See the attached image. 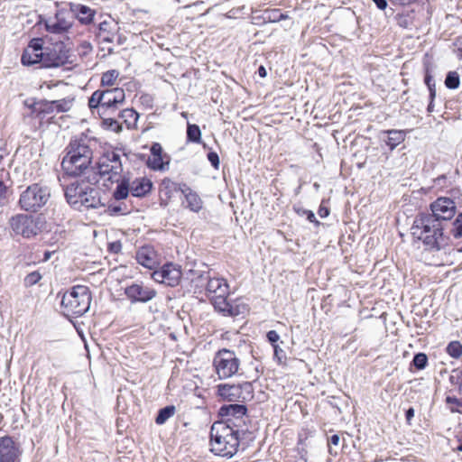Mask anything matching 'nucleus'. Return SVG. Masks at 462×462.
<instances>
[{"label": "nucleus", "instance_id": "38", "mask_svg": "<svg viewBox=\"0 0 462 462\" xmlns=\"http://www.w3.org/2000/svg\"><path fill=\"white\" fill-rule=\"evenodd\" d=\"M412 363L418 369H424L428 363V357L423 353H419L413 357Z\"/></svg>", "mask_w": 462, "mask_h": 462}, {"label": "nucleus", "instance_id": "29", "mask_svg": "<svg viewBox=\"0 0 462 462\" xmlns=\"http://www.w3.org/2000/svg\"><path fill=\"white\" fill-rule=\"evenodd\" d=\"M121 117L123 118V120L125 123V125H127V127L132 128V127L136 126V124H137V121L139 118V115L135 110H134L132 108H127V109H124L121 112Z\"/></svg>", "mask_w": 462, "mask_h": 462}, {"label": "nucleus", "instance_id": "48", "mask_svg": "<svg viewBox=\"0 0 462 462\" xmlns=\"http://www.w3.org/2000/svg\"><path fill=\"white\" fill-rule=\"evenodd\" d=\"M104 124L107 125L109 127L113 128L114 130H116L117 128H119L117 122L111 118H105Z\"/></svg>", "mask_w": 462, "mask_h": 462}, {"label": "nucleus", "instance_id": "24", "mask_svg": "<svg viewBox=\"0 0 462 462\" xmlns=\"http://www.w3.org/2000/svg\"><path fill=\"white\" fill-rule=\"evenodd\" d=\"M37 49L34 47L26 48L22 55L21 61L24 66H32L37 63L42 64V56L36 52Z\"/></svg>", "mask_w": 462, "mask_h": 462}, {"label": "nucleus", "instance_id": "32", "mask_svg": "<svg viewBox=\"0 0 462 462\" xmlns=\"http://www.w3.org/2000/svg\"><path fill=\"white\" fill-rule=\"evenodd\" d=\"M160 263V258L152 247L146 245V269L152 270L156 263Z\"/></svg>", "mask_w": 462, "mask_h": 462}, {"label": "nucleus", "instance_id": "17", "mask_svg": "<svg viewBox=\"0 0 462 462\" xmlns=\"http://www.w3.org/2000/svg\"><path fill=\"white\" fill-rule=\"evenodd\" d=\"M89 185L74 181L70 183L69 185L66 186L64 189V194L65 198L67 199V202L71 205L74 208H79V200H82L83 194H85V191L88 188Z\"/></svg>", "mask_w": 462, "mask_h": 462}, {"label": "nucleus", "instance_id": "50", "mask_svg": "<svg viewBox=\"0 0 462 462\" xmlns=\"http://www.w3.org/2000/svg\"><path fill=\"white\" fill-rule=\"evenodd\" d=\"M306 215H307V219L311 222V223H315L316 225H319V222L316 219V217H315V214L309 210L306 212Z\"/></svg>", "mask_w": 462, "mask_h": 462}, {"label": "nucleus", "instance_id": "34", "mask_svg": "<svg viewBox=\"0 0 462 462\" xmlns=\"http://www.w3.org/2000/svg\"><path fill=\"white\" fill-rule=\"evenodd\" d=\"M129 187L128 184L125 181L119 183L114 191V198L116 199H124L128 196Z\"/></svg>", "mask_w": 462, "mask_h": 462}, {"label": "nucleus", "instance_id": "35", "mask_svg": "<svg viewBox=\"0 0 462 462\" xmlns=\"http://www.w3.org/2000/svg\"><path fill=\"white\" fill-rule=\"evenodd\" d=\"M445 85L450 89H456L459 86V77L457 72H448L445 79Z\"/></svg>", "mask_w": 462, "mask_h": 462}, {"label": "nucleus", "instance_id": "37", "mask_svg": "<svg viewBox=\"0 0 462 462\" xmlns=\"http://www.w3.org/2000/svg\"><path fill=\"white\" fill-rule=\"evenodd\" d=\"M446 402L452 412H460L462 407V401L455 396H447Z\"/></svg>", "mask_w": 462, "mask_h": 462}, {"label": "nucleus", "instance_id": "13", "mask_svg": "<svg viewBox=\"0 0 462 462\" xmlns=\"http://www.w3.org/2000/svg\"><path fill=\"white\" fill-rule=\"evenodd\" d=\"M246 408L242 404L224 405L219 410V415L225 419L223 422H227L232 427L238 429L245 422Z\"/></svg>", "mask_w": 462, "mask_h": 462}, {"label": "nucleus", "instance_id": "4", "mask_svg": "<svg viewBox=\"0 0 462 462\" xmlns=\"http://www.w3.org/2000/svg\"><path fill=\"white\" fill-rule=\"evenodd\" d=\"M198 279L207 281L206 291L216 310L228 316H237L241 313L238 305L234 306L227 301L229 286L224 278L201 274Z\"/></svg>", "mask_w": 462, "mask_h": 462}, {"label": "nucleus", "instance_id": "62", "mask_svg": "<svg viewBox=\"0 0 462 462\" xmlns=\"http://www.w3.org/2000/svg\"><path fill=\"white\" fill-rule=\"evenodd\" d=\"M433 100H434V99H431V98H430V104H429V106H428V111H429V112H432V111H433V108H434V106H433Z\"/></svg>", "mask_w": 462, "mask_h": 462}, {"label": "nucleus", "instance_id": "2", "mask_svg": "<svg viewBox=\"0 0 462 462\" xmlns=\"http://www.w3.org/2000/svg\"><path fill=\"white\" fill-rule=\"evenodd\" d=\"M239 447V430L227 422L216 421L210 430V450L217 456L230 458Z\"/></svg>", "mask_w": 462, "mask_h": 462}, {"label": "nucleus", "instance_id": "19", "mask_svg": "<svg viewBox=\"0 0 462 462\" xmlns=\"http://www.w3.org/2000/svg\"><path fill=\"white\" fill-rule=\"evenodd\" d=\"M82 196L83 199L79 202L78 210H82V208H97L103 206L99 190L91 186H88Z\"/></svg>", "mask_w": 462, "mask_h": 462}, {"label": "nucleus", "instance_id": "45", "mask_svg": "<svg viewBox=\"0 0 462 462\" xmlns=\"http://www.w3.org/2000/svg\"><path fill=\"white\" fill-rule=\"evenodd\" d=\"M40 42V39H33L31 41L27 48L34 47L35 49H37L36 52H38V54H41V56H43L45 52L42 51V47Z\"/></svg>", "mask_w": 462, "mask_h": 462}, {"label": "nucleus", "instance_id": "31", "mask_svg": "<svg viewBox=\"0 0 462 462\" xmlns=\"http://www.w3.org/2000/svg\"><path fill=\"white\" fill-rule=\"evenodd\" d=\"M187 138L189 142L199 143L201 141V131L197 125L188 124Z\"/></svg>", "mask_w": 462, "mask_h": 462}, {"label": "nucleus", "instance_id": "21", "mask_svg": "<svg viewBox=\"0 0 462 462\" xmlns=\"http://www.w3.org/2000/svg\"><path fill=\"white\" fill-rule=\"evenodd\" d=\"M117 25L113 22L100 23L97 38L101 42H113L117 37Z\"/></svg>", "mask_w": 462, "mask_h": 462}, {"label": "nucleus", "instance_id": "11", "mask_svg": "<svg viewBox=\"0 0 462 462\" xmlns=\"http://www.w3.org/2000/svg\"><path fill=\"white\" fill-rule=\"evenodd\" d=\"M73 14L69 10H58L54 16L45 20V28L51 33H63L72 25Z\"/></svg>", "mask_w": 462, "mask_h": 462}, {"label": "nucleus", "instance_id": "49", "mask_svg": "<svg viewBox=\"0 0 462 462\" xmlns=\"http://www.w3.org/2000/svg\"><path fill=\"white\" fill-rule=\"evenodd\" d=\"M53 103L56 105V107L59 111L68 110V107H67L68 104L66 102L59 100V101H54Z\"/></svg>", "mask_w": 462, "mask_h": 462}, {"label": "nucleus", "instance_id": "54", "mask_svg": "<svg viewBox=\"0 0 462 462\" xmlns=\"http://www.w3.org/2000/svg\"><path fill=\"white\" fill-rule=\"evenodd\" d=\"M136 259L141 265L144 266V254L140 251L137 253Z\"/></svg>", "mask_w": 462, "mask_h": 462}, {"label": "nucleus", "instance_id": "9", "mask_svg": "<svg viewBox=\"0 0 462 462\" xmlns=\"http://www.w3.org/2000/svg\"><path fill=\"white\" fill-rule=\"evenodd\" d=\"M9 225L16 235L30 238L41 231L40 220L31 215L17 214L9 219Z\"/></svg>", "mask_w": 462, "mask_h": 462}, {"label": "nucleus", "instance_id": "56", "mask_svg": "<svg viewBox=\"0 0 462 462\" xmlns=\"http://www.w3.org/2000/svg\"><path fill=\"white\" fill-rule=\"evenodd\" d=\"M319 215L320 217H326L328 215V209L326 208H319Z\"/></svg>", "mask_w": 462, "mask_h": 462}, {"label": "nucleus", "instance_id": "14", "mask_svg": "<svg viewBox=\"0 0 462 462\" xmlns=\"http://www.w3.org/2000/svg\"><path fill=\"white\" fill-rule=\"evenodd\" d=\"M430 208L432 211L430 216H433L438 221L440 219H451L456 214L455 202L451 199L446 197L437 199L431 203Z\"/></svg>", "mask_w": 462, "mask_h": 462}, {"label": "nucleus", "instance_id": "51", "mask_svg": "<svg viewBox=\"0 0 462 462\" xmlns=\"http://www.w3.org/2000/svg\"><path fill=\"white\" fill-rule=\"evenodd\" d=\"M339 441H340L339 436L335 434L330 437V439L328 440V444L333 445V446H337L339 444Z\"/></svg>", "mask_w": 462, "mask_h": 462}, {"label": "nucleus", "instance_id": "22", "mask_svg": "<svg viewBox=\"0 0 462 462\" xmlns=\"http://www.w3.org/2000/svg\"><path fill=\"white\" fill-rule=\"evenodd\" d=\"M56 48H60V46L57 45L53 50L45 51V54L42 56V67L53 68L60 67L64 64L67 60V56L62 53L61 51H60V53H57Z\"/></svg>", "mask_w": 462, "mask_h": 462}, {"label": "nucleus", "instance_id": "16", "mask_svg": "<svg viewBox=\"0 0 462 462\" xmlns=\"http://www.w3.org/2000/svg\"><path fill=\"white\" fill-rule=\"evenodd\" d=\"M18 445L10 437L0 439V461L15 462L20 456Z\"/></svg>", "mask_w": 462, "mask_h": 462}, {"label": "nucleus", "instance_id": "28", "mask_svg": "<svg viewBox=\"0 0 462 462\" xmlns=\"http://www.w3.org/2000/svg\"><path fill=\"white\" fill-rule=\"evenodd\" d=\"M176 412V407L174 405H169L158 411V415L155 418V422L158 425L164 424L170 418L174 416Z\"/></svg>", "mask_w": 462, "mask_h": 462}, {"label": "nucleus", "instance_id": "20", "mask_svg": "<svg viewBox=\"0 0 462 462\" xmlns=\"http://www.w3.org/2000/svg\"><path fill=\"white\" fill-rule=\"evenodd\" d=\"M380 138L393 151L405 140L406 132L395 129L385 130L381 133Z\"/></svg>", "mask_w": 462, "mask_h": 462}, {"label": "nucleus", "instance_id": "36", "mask_svg": "<svg viewBox=\"0 0 462 462\" xmlns=\"http://www.w3.org/2000/svg\"><path fill=\"white\" fill-rule=\"evenodd\" d=\"M450 232L455 238H462V214H459L453 222Z\"/></svg>", "mask_w": 462, "mask_h": 462}, {"label": "nucleus", "instance_id": "63", "mask_svg": "<svg viewBox=\"0 0 462 462\" xmlns=\"http://www.w3.org/2000/svg\"><path fill=\"white\" fill-rule=\"evenodd\" d=\"M51 253H50V252H45V254H44V259H43V260H44V261L49 260V259H50V257H51Z\"/></svg>", "mask_w": 462, "mask_h": 462}, {"label": "nucleus", "instance_id": "39", "mask_svg": "<svg viewBox=\"0 0 462 462\" xmlns=\"http://www.w3.org/2000/svg\"><path fill=\"white\" fill-rule=\"evenodd\" d=\"M42 279V275L38 272H32L24 278L25 286H32Z\"/></svg>", "mask_w": 462, "mask_h": 462}, {"label": "nucleus", "instance_id": "58", "mask_svg": "<svg viewBox=\"0 0 462 462\" xmlns=\"http://www.w3.org/2000/svg\"><path fill=\"white\" fill-rule=\"evenodd\" d=\"M258 74L262 78H264L266 76V69L263 66H260V68L258 69Z\"/></svg>", "mask_w": 462, "mask_h": 462}, {"label": "nucleus", "instance_id": "7", "mask_svg": "<svg viewBox=\"0 0 462 462\" xmlns=\"http://www.w3.org/2000/svg\"><path fill=\"white\" fill-rule=\"evenodd\" d=\"M98 174L105 180L118 182L123 171L121 156L114 150L106 151L97 162Z\"/></svg>", "mask_w": 462, "mask_h": 462}, {"label": "nucleus", "instance_id": "44", "mask_svg": "<svg viewBox=\"0 0 462 462\" xmlns=\"http://www.w3.org/2000/svg\"><path fill=\"white\" fill-rule=\"evenodd\" d=\"M108 251L113 254H118L122 250V244L119 240L110 242L107 245Z\"/></svg>", "mask_w": 462, "mask_h": 462}, {"label": "nucleus", "instance_id": "18", "mask_svg": "<svg viewBox=\"0 0 462 462\" xmlns=\"http://www.w3.org/2000/svg\"><path fill=\"white\" fill-rule=\"evenodd\" d=\"M103 94V106L105 110L116 108L119 104L125 100V91L120 88H112L102 90Z\"/></svg>", "mask_w": 462, "mask_h": 462}, {"label": "nucleus", "instance_id": "27", "mask_svg": "<svg viewBox=\"0 0 462 462\" xmlns=\"http://www.w3.org/2000/svg\"><path fill=\"white\" fill-rule=\"evenodd\" d=\"M185 197H186L187 207L190 210H192L194 212H199L202 208L203 202L197 193H195L191 190H189L185 194Z\"/></svg>", "mask_w": 462, "mask_h": 462}, {"label": "nucleus", "instance_id": "23", "mask_svg": "<svg viewBox=\"0 0 462 462\" xmlns=\"http://www.w3.org/2000/svg\"><path fill=\"white\" fill-rule=\"evenodd\" d=\"M70 13L73 18L77 17L78 20L84 24H88L93 21L96 12L84 5H74L70 8Z\"/></svg>", "mask_w": 462, "mask_h": 462}, {"label": "nucleus", "instance_id": "59", "mask_svg": "<svg viewBox=\"0 0 462 462\" xmlns=\"http://www.w3.org/2000/svg\"><path fill=\"white\" fill-rule=\"evenodd\" d=\"M155 296L154 291H146V301L152 299Z\"/></svg>", "mask_w": 462, "mask_h": 462}, {"label": "nucleus", "instance_id": "46", "mask_svg": "<svg viewBox=\"0 0 462 462\" xmlns=\"http://www.w3.org/2000/svg\"><path fill=\"white\" fill-rule=\"evenodd\" d=\"M267 338L268 340L273 345H276L277 341L280 338L279 334L275 330H270L267 333Z\"/></svg>", "mask_w": 462, "mask_h": 462}, {"label": "nucleus", "instance_id": "41", "mask_svg": "<svg viewBox=\"0 0 462 462\" xmlns=\"http://www.w3.org/2000/svg\"><path fill=\"white\" fill-rule=\"evenodd\" d=\"M425 83L430 90V97L431 99L435 98L436 96V89H435V83L433 82V78L429 73L425 76Z\"/></svg>", "mask_w": 462, "mask_h": 462}, {"label": "nucleus", "instance_id": "33", "mask_svg": "<svg viewBox=\"0 0 462 462\" xmlns=\"http://www.w3.org/2000/svg\"><path fill=\"white\" fill-rule=\"evenodd\" d=\"M447 353L453 358L462 356V344L459 341H452L447 346Z\"/></svg>", "mask_w": 462, "mask_h": 462}, {"label": "nucleus", "instance_id": "5", "mask_svg": "<svg viewBox=\"0 0 462 462\" xmlns=\"http://www.w3.org/2000/svg\"><path fill=\"white\" fill-rule=\"evenodd\" d=\"M90 302L89 289L84 285H76L63 294L61 307L66 316H81L88 310Z\"/></svg>", "mask_w": 462, "mask_h": 462}, {"label": "nucleus", "instance_id": "47", "mask_svg": "<svg viewBox=\"0 0 462 462\" xmlns=\"http://www.w3.org/2000/svg\"><path fill=\"white\" fill-rule=\"evenodd\" d=\"M208 161L211 162V164L215 167V168H217L218 167V164H219V159H218V155L216 153V152H209L208 154Z\"/></svg>", "mask_w": 462, "mask_h": 462}, {"label": "nucleus", "instance_id": "12", "mask_svg": "<svg viewBox=\"0 0 462 462\" xmlns=\"http://www.w3.org/2000/svg\"><path fill=\"white\" fill-rule=\"evenodd\" d=\"M181 274V270L179 265L167 263L164 264L160 270L151 273L150 275L156 282L174 287L180 283Z\"/></svg>", "mask_w": 462, "mask_h": 462}, {"label": "nucleus", "instance_id": "3", "mask_svg": "<svg viewBox=\"0 0 462 462\" xmlns=\"http://www.w3.org/2000/svg\"><path fill=\"white\" fill-rule=\"evenodd\" d=\"M441 223L430 214L417 217L411 226L414 238L421 240L430 248L440 249L446 245Z\"/></svg>", "mask_w": 462, "mask_h": 462}, {"label": "nucleus", "instance_id": "55", "mask_svg": "<svg viewBox=\"0 0 462 462\" xmlns=\"http://www.w3.org/2000/svg\"><path fill=\"white\" fill-rule=\"evenodd\" d=\"M395 5H406L411 3V0H390Z\"/></svg>", "mask_w": 462, "mask_h": 462}, {"label": "nucleus", "instance_id": "30", "mask_svg": "<svg viewBox=\"0 0 462 462\" xmlns=\"http://www.w3.org/2000/svg\"><path fill=\"white\" fill-rule=\"evenodd\" d=\"M119 77V71L116 69H110L102 74L101 86L113 88L116 84V80Z\"/></svg>", "mask_w": 462, "mask_h": 462}, {"label": "nucleus", "instance_id": "1", "mask_svg": "<svg viewBox=\"0 0 462 462\" xmlns=\"http://www.w3.org/2000/svg\"><path fill=\"white\" fill-rule=\"evenodd\" d=\"M96 144L97 140L86 134L71 139L61 162L63 171L73 177L83 174L92 162Z\"/></svg>", "mask_w": 462, "mask_h": 462}, {"label": "nucleus", "instance_id": "61", "mask_svg": "<svg viewBox=\"0 0 462 462\" xmlns=\"http://www.w3.org/2000/svg\"><path fill=\"white\" fill-rule=\"evenodd\" d=\"M288 16L283 14H279L277 16H274L273 21H280L282 19H286Z\"/></svg>", "mask_w": 462, "mask_h": 462}, {"label": "nucleus", "instance_id": "6", "mask_svg": "<svg viewBox=\"0 0 462 462\" xmlns=\"http://www.w3.org/2000/svg\"><path fill=\"white\" fill-rule=\"evenodd\" d=\"M213 366L218 379L225 380L238 373L240 360L234 351L222 348L216 353Z\"/></svg>", "mask_w": 462, "mask_h": 462}, {"label": "nucleus", "instance_id": "43", "mask_svg": "<svg viewBox=\"0 0 462 462\" xmlns=\"http://www.w3.org/2000/svg\"><path fill=\"white\" fill-rule=\"evenodd\" d=\"M450 380L457 385L459 392L462 393V368L454 371V374L450 376Z\"/></svg>", "mask_w": 462, "mask_h": 462}, {"label": "nucleus", "instance_id": "52", "mask_svg": "<svg viewBox=\"0 0 462 462\" xmlns=\"http://www.w3.org/2000/svg\"><path fill=\"white\" fill-rule=\"evenodd\" d=\"M373 1L380 10H384L387 6L386 0H373Z\"/></svg>", "mask_w": 462, "mask_h": 462}, {"label": "nucleus", "instance_id": "25", "mask_svg": "<svg viewBox=\"0 0 462 462\" xmlns=\"http://www.w3.org/2000/svg\"><path fill=\"white\" fill-rule=\"evenodd\" d=\"M125 292L132 302L144 301V291L143 286L140 284L133 283L132 285L125 288Z\"/></svg>", "mask_w": 462, "mask_h": 462}, {"label": "nucleus", "instance_id": "26", "mask_svg": "<svg viewBox=\"0 0 462 462\" xmlns=\"http://www.w3.org/2000/svg\"><path fill=\"white\" fill-rule=\"evenodd\" d=\"M88 106L90 109H97L99 114L106 113L105 106H103L102 90H97L91 95L88 100Z\"/></svg>", "mask_w": 462, "mask_h": 462}, {"label": "nucleus", "instance_id": "42", "mask_svg": "<svg viewBox=\"0 0 462 462\" xmlns=\"http://www.w3.org/2000/svg\"><path fill=\"white\" fill-rule=\"evenodd\" d=\"M133 196L142 197L144 195V179H141L136 187L131 188Z\"/></svg>", "mask_w": 462, "mask_h": 462}, {"label": "nucleus", "instance_id": "64", "mask_svg": "<svg viewBox=\"0 0 462 462\" xmlns=\"http://www.w3.org/2000/svg\"><path fill=\"white\" fill-rule=\"evenodd\" d=\"M145 185H146V189H150L152 186V183L150 180H146Z\"/></svg>", "mask_w": 462, "mask_h": 462}, {"label": "nucleus", "instance_id": "10", "mask_svg": "<svg viewBox=\"0 0 462 462\" xmlns=\"http://www.w3.org/2000/svg\"><path fill=\"white\" fill-rule=\"evenodd\" d=\"M217 395L226 402H244L251 396L252 384L248 382L238 384L217 385Z\"/></svg>", "mask_w": 462, "mask_h": 462}, {"label": "nucleus", "instance_id": "53", "mask_svg": "<svg viewBox=\"0 0 462 462\" xmlns=\"http://www.w3.org/2000/svg\"><path fill=\"white\" fill-rule=\"evenodd\" d=\"M414 417V409L413 408H410L407 410L406 411V420L408 422L411 421V420Z\"/></svg>", "mask_w": 462, "mask_h": 462}, {"label": "nucleus", "instance_id": "8", "mask_svg": "<svg viewBox=\"0 0 462 462\" xmlns=\"http://www.w3.org/2000/svg\"><path fill=\"white\" fill-rule=\"evenodd\" d=\"M50 198V191L46 187L33 184L29 186L20 196L19 204L26 211L36 210L44 206Z\"/></svg>", "mask_w": 462, "mask_h": 462}, {"label": "nucleus", "instance_id": "40", "mask_svg": "<svg viewBox=\"0 0 462 462\" xmlns=\"http://www.w3.org/2000/svg\"><path fill=\"white\" fill-rule=\"evenodd\" d=\"M273 352L274 358L277 360L278 364L283 365L286 359V355L283 349H282L278 345H273Z\"/></svg>", "mask_w": 462, "mask_h": 462}, {"label": "nucleus", "instance_id": "60", "mask_svg": "<svg viewBox=\"0 0 462 462\" xmlns=\"http://www.w3.org/2000/svg\"><path fill=\"white\" fill-rule=\"evenodd\" d=\"M5 194V186L2 181H0V199H2Z\"/></svg>", "mask_w": 462, "mask_h": 462}, {"label": "nucleus", "instance_id": "15", "mask_svg": "<svg viewBox=\"0 0 462 462\" xmlns=\"http://www.w3.org/2000/svg\"><path fill=\"white\" fill-rule=\"evenodd\" d=\"M150 151L151 156L146 161V165L154 171H166L169 168L171 157L163 152L162 145L154 143Z\"/></svg>", "mask_w": 462, "mask_h": 462}, {"label": "nucleus", "instance_id": "57", "mask_svg": "<svg viewBox=\"0 0 462 462\" xmlns=\"http://www.w3.org/2000/svg\"><path fill=\"white\" fill-rule=\"evenodd\" d=\"M398 23L401 26H403V27H407L408 26V23H407L406 17H404V16H400L399 17Z\"/></svg>", "mask_w": 462, "mask_h": 462}]
</instances>
